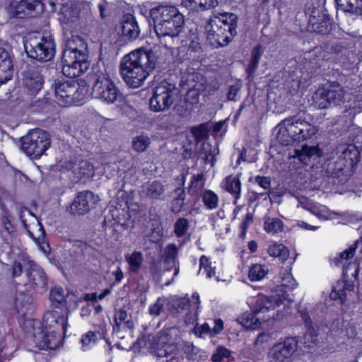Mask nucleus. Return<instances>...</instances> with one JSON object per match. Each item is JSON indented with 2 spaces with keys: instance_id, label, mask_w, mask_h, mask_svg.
<instances>
[{
  "instance_id": "7c9ffc66",
  "label": "nucleus",
  "mask_w": 362,
  "mask_h": 362,
  "mask_svg": "<svg viewBox=\"0 0 362 362\" xmlns=\"http://www.w3.org/2000/svg\"><path fill=\"white\" fill-rule=\"evenodd\" d=\"M115 322L118 329L121 327L122 329H127L131 332L134 328V323L128 320V313L124 308L116 310Z\"/></svg>"
},
{
  "instance_id": "e2e57ef3",
  "label": "nucleus",
  "mask_w": 362,
  "mask_h": 362,
  "mask_svg": "<svg viewBox=\"0 0 362 362\" xmlns=\"http://www.w3.org/2000/svg\"><path fill=\"white\" fill-rule=\"evenodd\" d=\"M106 331L105 325H100L97 327H95L94 331H92V341H94V337L96 338V339H103L105 336V333Z\"/></svg>"
},
{
  "instance_id": "6ab92c4d",
  "label": "nucleus",
  "mask_w": 362,
  "mask_h": 362,
  "mask_svg": "<svg viewBox=\"0 0 362 362\" xmlns=\"http://www.w3.org/2000/svg\"><path fill=\"white\" fill-rule=\"evenodd\" d=\"M44 83L40 71L37 67L29 68L24 74L23 85L30 95H36Z\"/></svg>"
},
{
  "instance_id": "9d476101",
  "label": "nucleus",
  "mask_w": 362,
  "mask_h": 362,
  "mask_svg": "<svg viewBox=\"0 0 362 362\" xmlns=\"http://www.w3.org/2000/svg\"><path fill=\"white\" fill-rule=\"evenodd\" d=\"M95 69H92V71L94 72V74H92V81H94L92 86V96L107 103H115L118 97L119 90L103 71H95Z\"/></svg>"
},
{
  "instance_id": "20e7f679",
  "label": "nucleus",
  "mask_w": 362,
  "mask_h": 362,
  "mask_svg": "<svg viewBox=\"0 0 362 362\" xmlns=\"http://www.w3.org/2000/svg\"><path fill=\"white\" fill-rule=\"evenodd\" d=\"M90 73L78 81L74 80H56L55 96L57 102L64 106L80 105L83 103L88 92Z\"/></svg>"
},
{
  "instance_id": "37998d69",
  "label": "nucleus",
  "mask_w": 362,
  "mask_h": 362,
  "mask_svg": "<svg viewBox=\"0 0 362 362\" xmlns=\"http://www.w3.org/2000/svg\"><path fill=\"white\" fill-rule=\"evenodd\" d=\"M217 153L216 148H213L209 143H204L201 149V154L204 155L205 163H210L211 166L214 165L216 162V154Z\"/></svg>"
},
{
  "instance_id": "6e6552de",
  "label": "nucleus",
  "mask_w": 362,
  "mask_h": 362,
  "mask_svg": "<svg viewBox=\"0 0 362 362\" xmlns=\"http://www.w3.org/2000/svg\"><path fill=\"white\" fill-rule=\"evenodd\" d=\"M175 21L170 23L162 22L160 24L153 23L154 31L159 43L173 52L179 42H183L182 33L184 30L185 21Z\"/></svg>"
},
{
  "instance_id": "774afa93",
  "label": "nucleus",
  "mask_w": 362,
  "mask_h": 362,
  "mask_svg": "<svg viewBox=\"0 0 362 362\" xmlns=\"http://www.w3.org/2000/svg\"><path fill=\"white\" fill-rule=\"evenodd\" d=\"M6 62H12L11 54L5 48L0 47V64H6Z\"/></svg>"
},
{
  "instance_id": "09e8293b",
  "label": "nucleus",
  "mask_w": 362,
  "mask_h": 362,
  "mask_svg": "<svg viewBox=\"0 0 362 362\" xmlns=\"http://www.w3.org/2000/svg\"><path fill=\"white\" fill-rule=\"evenodd\" d=\"M13 75V62L0 64V84L10 80Z\"/></svg>"
},
{
  "instance_id": "f03ea898",
  "label": "nucleus",
  "mask_w": 362,
  "mask_h": 362,
  "mask_svg": "<svg viewBox=\"0 0 362 362\" xmlns=\"http://www.w3.org/2000/svg\"><path fill=\"white\" fill-rule=\"evenodd\" d=\"M88 44L80 36L75 35L67 39L63 52L62 72L66 77H80L89 70Z\"/></svg>"
},
{
  "instance_id": "bf43d9fd",
  "label": "nucleus",
  "mask_w": 362,
  "mask_h": 362,
  "mask_svg": "<svg viewBox=\"0 0 362 362\" xmlns=\"http://www.w3.org/2000/svg\"><path fill=\"white\" fill-rule=\"evenodd\" d=\"M194 332L195 335L199 337H203L204 334L213 336L211 334V328L209 327L208 323H204L201 325L197 324L194 327Z\"/></svg>"
},
{
  "instance_id": "473e14b6",
  "label": "nucleus",
  "mask_w": 362,
  "mask_h": 362,
  "mask_svg": "<svg viewBox=\"0 0 362 362\" xmlns=\"http://www.w3.org/2000/svg\"><path fill=\"white\" fill-rule=\"evenodd\" d=\"M185 192L182 187H177L174 190L173 199L171 202V210L173 213L177 214L182 210L185 206Z\"/></svg>"
},
{
  "instance_id": "72a5a7b5",
  "label": "nucleus",
  "mask_w": 362,
  "mask_h": 362,
  "mask_svg": "<svg viewBox=\"0 0 362 362\" xmlns=\"http://www.w3.org/2000/svg\"><path fill=\"white\" fill-rule=\"evenodd\" d=\"M360 247L362 250V237L356 240L347 250H344L339 257L334 259L335 264L339 266L344 260H348L352 258L356 252L357 248Z\"/></svg>"
},
{
  "instance_id": "c756f323",
  "label": "nucleus",
  "mask_w": 362,
  "mask_h": 362,
  "mask_svg": "<svg viewBox=\"0 0 362 362\" xmlns=\"http://www.w3.org/2000/svg\"><path fill=\"white\" fill-rule=\"evenodd\" d=\"M326 57L327 54L321 47H316L304 54V59L309 61L313 67H320Z\"/></svg>"
},
{
  "instance_id": "f257e3e1",
  "label": "nucleus",
  "mask_w": 362,
  "mask_h": 362,
  "mask_svg": "<svg viewBox=\"0 0 362 362\" xmlns=\"http://www.w3.org/2000/svg\"><path fill=\"white\" fill-rule=\"evenodd\" d=\"M165 62V58L158 51L139 49L123 57L119 69L125 83L136 88L141 86L150 74Z\"/></svg>"
},
{
  "instance_id": "de8ad7c7",
  "label": "nucleus",
  "mask_w": 362,
  "mask_h": 362,
  "mask_svg": "<svg viewBox=\"0 0 362 362\" xmlns=\"http://www.w3.org/2000/svg\"><path fill=\"white\" fill-rule=\"evenodd\" d=\"M50 300L55 303V305H63L65 302L64 291L61 287H54L51 289L49 294Z\"/></svg>"
},
{
  "instance_id": "864d4df0",
  "label": "nucleus",
  "mask_w": 362,
  "mask_h": 362,
  "mask_svg": "<svg viewBox=\"0 0 362 362\" xmlns=\"http://www.w3.org/2000/svg\"><path fill=\"white\" fill-rule=\"evenodd\" d=\"M165 300L158 298L157 300L149 307V313L153 316H159L163 311Z\"/></svg>"
},
{
  "instance_id": "393cba45",
  "label": "nucleus",
  "mask_w": 362,
  "mask_h": 362,
  "mask_svg": "<svg viewBox=\"0 0 362 362\" xmlns=\"http://www.w3.org/2000/svg\"><path fill=\"white\" fill-rule=\"evenodd\" d=\"M210 221L214 230L218 235H223L229 230L228 220L226 218L224 210L219 209L216 213L211 214Z\"/></svg>"
},
{
  "instance_id": "052dcab7",
  "label": "nucleus",
  "mask_w": 362,
  "mask_h": 362,
  "mask_svg": "<svg viewBox=\"0 0 362 362\" xmlns=\"http://www.w3.org/2000/svg\"><path fill=\"white\" fill-rule=\"evenodd\" d=\"M281 285L285 288L293 289L296 286V281L291 274L286 272L281 276Z\"/></svg>"
},
{
  "instance_id": "39448f33",
  "label": "nucleus",
  "mask_w": 362,
  "mask_h": 362,
  "mask_svg": "<svg viewBox=\"0 0 362 362\" xmlns=\"http://www.w3.org/2000/svg\"><path fill=\"white\" fill-rule=\"evenodd\" d=\"M278 139L283 145H288L291 140L302 141L311 139L317 129L307 122L301 115H295L282 120L278 125Z\"/></svg>"
},
{
  "instance_id": "e433bc0d",
  "label": "nucleus",
  "mask_w": 362,
  "mask_h": 362,
  "mask_svg": "<svg viewBox=\"0 0 362 362\" xmlns=\"http://www.w3.org/2000/svg\"><path fill=\"white\" fill-rule=\"evenodd\" d=\"M125 259L129 265L130 272L136 274L144 261L143 254L141 252L134 251L131 255H125Z\"/></svg>"
},
{
  "instance_id": "2eb2a0df",
  "label": "nucleus",
  "mask_w": 362,
  "mask_h": 362,
  "mask_svg": "<svg viewBox=\"0 0 362 362\" xmlns=\"http://www.w3.org/2000/svg\"><path fill=\"white\" fill-rule=\"evenodd\" d=\"M42 11L40 0H11L7 7L8 13L13 17L23 18L33 16V13Z\"/></svg>"
},
{
  "instance_id": "f8f14e48",
  "label": "nucleus",
  "mask_w": 362,
  "mask_h": 362,
  "mask_svg": "<svg viewBox=\"0 0 362 362\" xmlns=\"http://www.w3.org/2000/svg\"><path fill=\"white\" fill-rule=\"evenodd\" d=\"M179 335V330L175 327L165 328L161 330L156 338V355L158 357L168 358L169 355L179 352V348L176 344Z\"/></svg>"
},
{
  "instance_id": "4c0bfd02",
  "label": "nucleus",
  "mask_w": 362,
  "mask_h": 362,
  "mask_svg": "<svg viewBox=\"0 0 362 362\" xmlns=\"http://www.w3.org/2000/svg\"><path fill=\"white\" fill-rule=\"evenodd\" d=\"M268 272L269 269L267 265L255 264L250 267L248 272V277L252 281H260L267 276Z\"/></svg>"
},
{
  "instance_id": "69168bd1",
  "label": "nucleus",
  "mask_w": 362,
  "mask_h": 362,
  "mask_svg": "<svg viewBox=\"0 0 362 362\" xmlns=\"http://www.w3.org/2000/svg\"><path fill=\"white\" fill-rule=\"evenodd\" d=\"M81 349L83 351H88L90 349V332L83 334L81 339Z\"/></svg>"
},
{
  "instance_id": "9b49d317",
  "label": "nucleus",
  "mask_w": 362,
  "mask_h": 362,
  "mask_svg": "<svg viewBox=\"0 0 362 362\" xmlns=\"http://www.w3.org/2000/svg\"><path fill=\"white\" fill-rule=\"evenodd\" d=\"M177 95L175 85L166 81L161 82L154 89L150 99L149 105L153 112H163L168 110Z\"/></svg>"
},
{
  "instance_id": "423d86ee",
  "label": "nucleus",
  "mask_w": 362,
  "mask_h": 362,
  "mask_svg": "<svg viewBox=\"0 0 362 362\" xmlns=\"http://www.w3.org/2000/svg\"><path fill=\"white\" fill-rule=\"evenodd\" d=\"M24 48L28 57L42 62L52 60L56 53L54 40L49 33L28 35Z\"/></svg>"
},
{
  "instance_id": "f3484780",
  "label": "nucleus",
  "mask_w": 362,
  "mask_h": 362,
  "mask_svg": "<svg viewBox=\"0 0 362 362\" xmlns=\"http://www.w3.org/2000/svg\"><path fill=\"white\" fill-rule=\"evenodd\" d=\"M150 16L153 23H170L175 21H185L184 16L178 11V9L173 6H159L154 7L150 11Z\"/></svg>"
},
{
  "instance_id": "4d7b16f0",
  "label": "nucleus",
  "mask_w": 362,
  "mask_h": 362,
  "mask_svg": "<svg viewBox=\"0 0 362 362\" xmlns=\"http://www.w3.org/2000/svg\"><path fill=\"white\" fill-rule=\"evenodd\" d=\"M207 132L208 130L205 124H202L192 129V133L197 141L204 139L207 136Z\"/></svg>"
},
{
  "instance_id": "cd10ccee",
  "label": "nucleus",
  "mask_w": 362,
  "mask_h": 362,
  "mask_svg": "<svg viewBox=\"0 0 362 362\" xmlns=\"http://www.w3.org/2000/svg\"><path fill=\"white\" fill-rule=\"evenodd\" d=\"M337 8L344 12L362 15V0H336Z\"/></svg>"
},
{
  "instance_id": "b1692460",
  "label": "nucleus",
  "mask_w": 362,
  "mask_h": 362,
  "mask_svg": "<svg viewBox=\"0 0 362 362\" xmlns=\"http://www.w3.org/2000/svg\"><path fill=\"white\" fill-rule=\"evenodd\" d=\"M324 91L319 93L320 95L324 94V97H327L330 105H338L344 96V92L342 87L336 82L331 83L327 87L322 88Z\"/></svg>"
},
{
  "instance_id": "4468645a",
  "label": "nucleus",
  "mask_w": 362,
  "mask_h": 362,
  "mask_svg": "<svg viewBox=\"0 0 362 362\" xmlns=\"http://www.w3.org/2000/svg\"><path fill=\"white\" fill-rule=\"evenodd\" d=\"M27 282L25 286L39 294L45 293L48 288L47 276L43 269L35 262L28 263Z\"/></svg>"
},
{
  "instance_id": "4be33fe9",
  "label": "nucleus",
  "mask_w": 362,
  "mask_h": 362,
  "mask_svg": "<svg viewBox=\"0 0 362 362\" xmlns=\"http://www.w3.org/2000/svg\"><path fill=\"white\" fill-rule=\"evenodd\" d=\"M88 191L79 192L69 206V211L74 215H83L89 211Z\"/></svg>"
},
{
  "instance_id": "c03bdc74",
  "label": "nucleus",
  "mask_w": 362,
  "mask_h": 362,
  "mask_svg": "<svg viewBox=\"0 0 362 362\" xmlns=\"http://www.w3.org/2000/svg\"><path fill=\"white\" fill-rule=\"evenodd\" d=\"M204 185V180L203 173L194 175L192 177L188 192L192 195H195L202 189Z\"/></svg>"
},
{
  "instance_id": "c85d7f7f",
  "label": "nucleus",
  "mask_w": 362,
  "mask_h": 362,
  "mask_svg": "<svg viewBox=\"0 0 362 362\" xmlns=\"http://www.w3.org/2000/svg\"><path fill=\"white\" fill-rule=\"evenodd\" d=\"M223 188L234 196L235 200L240 197L241 182L238 176L230 175L222 182Z\"/></svg>"
},
{
  "instance_id": "49530a36",
  "label": "nucleus",
  "mask_w": 362,
  "mask_h": 362,
  "mask_svg": "<svg viewBox=\"0 0 362 362\" xmlns=\"http://www.w3.org/2000/svg\"><path fill=\"white\" fill-rule=\"evenodd\" d=\"M184 42H181L182 46L186 45L188 47V50L192 52H199L202 49L201 43L199 42V38L198 35L195 33H193L189 38L185 40H183Z\"/></svg>"
},
{
  "instance_id": "f704fd0d",
  "label": "nucleus",
  "mask_w": 362,
  "mask_h": 362,
  "mask_svg": "<svg viewBox=\"0 0 362 362\" xmlns=\"http://www.w3.org/2000/svg\"><path fill=\"white\" fill-rule=\"evenodd\" d=\"M88 245L82 240H76L74 242L71 247V255L74 256L76 262L85 260V254L88 252Z\"/></svg>"
},
{
  "instance_id": "6e6d98bb",
  "label": "nucleus",
  "mask_w": 362,
  "mask_h": 362,
  "mask_svg": "<svg viewBox=\"0 0 362 362\" xmlns=\"http://www.w3.org/2000/svg\"><path fill=\"white\" fill-rule=\"evenodd\" d=\"M309 23L312 24L313 27V29L315 32H317L319 33H326L329 30L327 23L325 21H322L320 23L316 22L315 17L314 16H311L310 17Z\"/></svg>"
},
{
  "instance_id": "c9c22d12",
  "label": "nucleus",
  "mask_w": 362,
  "mask_h": 362,
  "mask_svg": "<svg viewBox=\"0 0 362 362\" xmlns=\"http://www.w3.org/2000/svg\"><path fill=\"white\" fill-rule=\"evenodd\" d=\"M201 197L204 205L207 209L213 210L218 206L219 197L212 190L204 189Z\"/></svg>"
},
{
  "instance_id": "2f4dec72",
  "label": "nucleus",
  "mask_w": 362,
  "mask_h": 362,
  "mask_svg": "<svg viewBox=\"0 0 362 362\" xmlns=\"http://www.w3.org/2000/svg\"><path fill=\"white\" fill-rule=\"evenodd\" d=\"M313 156H320V149L317 146L304 145L301 149H296L293 158H298L302 163H307L308 160Z\"/></svg>"
},
{
  "instance_id": "a878e982",
  "label": "nucleus",
  "mask_w": 362,
  "mask_h": 362,
  "mask_svg": "<svg viewBox=\"0 0 362 362\" xmlns=\"http://www.w3.org/2000/svg\"><path fill=\"white\" fill-rule=\"evenodd\" d=\"M182 351L188 361H201L208 358L206 351L194 346L192 342H184L182 345Z\"/></svg>"
},
{
  "instance_id": "338daca9",
  "label": "nucleus",
  "mask_w": 362,
  "mask_h": 362,
  "mask_svg": "<svg viewBox=\"0 0 362 362\" xmlns=\"http://www.w3.org/2000/svg\"><path fill=\"white\" fill-rule=\"evenodd\" d=\"M342 47L337 42H332L325 45V52L326 53H339L341 52Z\"/></svg>"
},
{
  "instance_id": "13d9d810",
  "label": "nucleus",
  "mask_w": 362,
  "mask_h": 362,
  "mask_svg": "<svg viewBox=\"0 0 362 362\" xmlns=\"http://www.w3.org/2000/svg\"><path fill=\"white\" fill-rule=\"evenodd\" d=\"M241 89V84L235 83L233 85L230 86L227 93V98L228 100L236 101L239 99V92Z\"/></svg>"
},
{
  "instance_id": "0e129e2a",
  "label": "nucleus",
  "mask_w": 362,
  "mask_h": 362,
  "mask_svg": "<svg viewBox=\"0 0 362 362\" xmlns=\"http://www.w3.org/2000/svg\"><path fill=\"white\" fill-rule=\"evenodd\" d=\"M255 182L264 189H268L271 185V180L269 177L256 176L255 177Z\"/></svg>"
},
{
  "instance_id": "bb28decb",
  "label": "nucleus",
  "mask_w": 362,
  "mask_h": 362,
  "mask_svg": "<svg viewBox=\"0 0 362 362\" xmlns=\"http://www.w3.org/2000/svg\"><path fill=\"white\" fill-rule=\"evenodd\" d=\"M182 4L191 11H205L216 7L217 0H182Z\"/></svg>"
},
{
  "instance_id": "ddd939ff",
  "label": "nucleus",
  "mask_w": 362,
  "mask_h": 362,
  "mask_svg": "<svg viewBox=\"0 0 362 362\" xmlns=\"http://www.w3.org/2000/svg\"><path fill=\"white\" fill-rule=\"evenodd\" d=\"M298 348L296 337H286L274 344L269 351V357L273 362H292Z\"/></svg>"
},
{
  "instance_id": "0eeeda50",
  "label": "nucleus",
  "mask_w": 362,
  "mask_h": 362,
  "mask_svg": "<svg viewBox=\"0 0 362 362\" xmlns=\"http://www.w3.org/2000/svg\"><path fill=\"white\" fill-rule=\"evenodd\" d=\"M281 303L276 296H258L255 300L252 313H245L238 320L246 328L256 329L260 327L262 322L268 320V318H260L257 315L274 310Z\"/></svg>"
},
{
  "instance_id": "1a4fd4ad",
  "label": "nucleus",
  "mask_w": 362,
  "mask_h": 362,
  "mask_svg": "<svg viewBox=\"0 0 362 362\" xmlns=\"http://www.w3.org/2000/svg\"><path fill=\"white\" fill-rule=\"evenodd\" d=\"M21 143V149L27 156L37 158L50 146V138L45 131L35 129L23 136Z\"/></svg>"
},
{
  "instance_id": "ea45409f",
  "label": "nucleus",
  "mask_w": 362,
  "mask_h": 362,
  "mask_svg": "<svg viewBox=\"0 0 362 362\" xmlns=\"http://www.w3.org/2000/svg\"><path fill=\"white\" fill-rule=\"evenodd\" d=\"M268 253L270 256L279 257L283 262L287 259L289 255L288 250L284 245L276 243L269 246Z\"/></svg>"
},
{
  "instance_id": "603ef678",
  "label": "nucleus",
  "mask_w": 362,
  "mask_h": 362,
  "mask_svg": "<svg viewBox=\"0 0 362 362\" xmlns=\"http://www.w3.org/2000/svg\"><path fill=\"white\" fill-rule=\"evenodd\" d=\"M324 91V89L322 88H319L318 90H316V92L315 93V95L313 96V100L315 103V105L319 107V108H321V109H323V108H327L329 106H330V104L328 101V100L327 99V97H324V95H320L319 93H321Z\"/></svg>"
},
{
  "instance_id": "dca6fc26",
  "label": "nucleus",
  "mask_w": 362,
  "mask_h": 362,
  "mask_svg": "<svg viewBox=\"0 0 362 362\" xmlns=\"http://www.w3.org/2000/svg\"><path fill=\"white\" fill-rule=\"evenodd\" d=\"M43 325L46 330L56 333L63 332L65 336L67 332V315L58 310H49L44 314Z\"/></svg>"
},
{
  "instance_id": "58836bf2",
  "label": "nucleus",
  "mask_w": 362,
  "mask_h": 362,
  "mask_svg": "<svg viewBox=\"0 0 362 362\" xmlns=\"http://www.w3.org/2000/svg\"><path fill=\"white\" fill-rule=\"evenodd\" d=\"M264 228L267 233L275 234L283 230L284 223L279 218L266 216L264 221Z\"/></svg>"
},
{
  "instance_id": "5701e85b",
  "label": "nucleus",
  "mask_w": 362,
  "mask_h": 362,
  "mask_svg": "<svg viewBox=\"0 0 362 362\" xmlns=\"http://www.w3.org/2000/svg\"><path fill=\"white\" fill-rule=\"evenodd\" d=\"M165 186L160 181H153L143 186L142 194L150 200L162 199L164 197Z\"/></svg>"
},
{
  "instance_id": "79ce46f5",
  "label": "nucleus",
  "mask_w": 362,
  "mask_h": 362,
  "mask_svg": "<svg viewBox=\"0 0 362 362\" xmlns=\"http://www.w3.org/2000/svg\"><path fill=\"white\" fill-rule=\"evenodd\" d=\"M151 144V139L148 135L142 134L133 139L132 148L139 153L145 151Z\"/></svg>"
},
{
  "instance_id": "412c9836",
  "label": "nucleus",
  "mask_w": 362,
  "mask_h": 362,
  "mask_svg": "<svg viewBox=\"0 0 362 362\" xmlns=\"http://www.w3.org/2000/svg\"><path fill=\"white\" fill-rule=\"evenodd\" d=\"M178 249L175 244H169L164 250L163 263L165 272L173 270V276L171 281L178 274L179 262L177 260Z\"/></svg>"
},
{
  "instance_id": "8fccbe9b",
  "label": "nucleus",
  "mask_w": 362,
  "mask_h": 362,
  "mask_svg": "<svg viewBox=\"0 0 362 362\" xmlns=\"http://www.w3.org/2000/svg\"><path fill=\"white\" fill-rule=\"evenodd\" d=\"M189 228V221L185 218H178L174 226V232L177 237L184 236Z\"/></svg>"
},
{
  "instance_id": "a211bd4d",
  "label": "nucleus",
  "mask_w": 362,
  "mask_h": 362,
  "mask_svg": "<svg viewBox=\"0 0 362 362\" xmlns=\"http://www.w3.org/2000/svg\"><path fill=\"white\" fill-rule=\"evenodd\" d=\"M34 342L40 349H56L61 343V333L51 330H41L33 335Z\"/></svg>"
},
{
  "instance_id": "a18cd8bd",
  "label": "nucleus",
  "mask_w": 362,
  "mask_h": 362,
  "mask_svg": "<svg viewBox=\"0 0 362 362\" xmlns=\"http://www.w3.org/2000/svg\"><path fill=\"white\" fill-rule=\"evenodd\" d=\"M199 274H205L209 279L215 276V268L211 267L209 259L204 255H202L199 259Z\"/></svg>"
},
{
  "instance_id": "5fc2aeb1",
  "label": "nucleus",
  "mask_w": 362,
  "mask_h": 362,
  "mask_svg": "<svg viewBox=\"0 0 362 362\" xmlns=\"http://www.w3.org/2000/svg\"><path fill=\"white\" fill-rule=\"evenodd\" d=\"M198 78L197 75L194 72H189L188 74H183L181 77V83L185 86L188 89L194 88L195 85L193 83L195 78Z\"/></svg>"
},
{
  "instance_id": "7ed1b4c3",
  "label": "nucleus",
  "mask_w": 362,
  "mask_h": 362,
  "mask_svg": "<svg viewBox=\"0 0 362 362\" xmlns=\"http://www.w3.org/2000/svg\"><path fill=\"white\" fill-rule=\"evenodd\" d=\"M238 18L233 13H218L204 25L207 42L214 48L226 46L237 35Z\"/></svg>"
},
{
  "instance_id": "3c124183",
  "label": "nucleus",
  "mask_w": 362,
  "mask_h": 362,
  "mask_svg": "<svg viewBox=\"0 0 362 362\" xmlns=\"http://www.w3.org/2000/svg\"><path fill=\"white\" fill-rule=\"evenodd\" d=\"M230 351L224 346H219L216 348V352L211 356L213 362H221L223 358H229Z\"/></svg>"
},
{
  "instance_id": "680f3d73",
  "label": "nucleus",
  "mask_w": 362,
  "mask_h": 362,
  "mask_svg": "<svg viewBox=\"0 0 362 362\" xmlns=\"http://www.w3.org/2000/svg\"><path fill=\"white\" fill-rule=\"evenodd\" d=\"M37 226L39 227V232H40V234L37 238H35L29 230L27 229V231H28V235L35 241V243L40 245L41 243H45V232L43 226L38 221H37Z\"/></svg>"
},
{
  "instance_id": "a19ab883",
  "label": "nucleus",
  "mask_w": 362,
  "mask_h": 362,
  "mask_svg": "<svg viewBox=\"0 0 362 362\" xmlns=\"http://www.w3.org/2000/svg\"><path fill=\"white\" fill-rule=\"evenodd\" d=\"M30 262H34L28 257H23L18 261H15L13 263L11 267V276L13 278L18 277L22 274L23 269L25 270V276H27L28 263Z\"/></svg>"
},
{
  "instance_id": "aec40b11",
  "label": "nucleus",
  "mask_w": 362,
  "mask_h": 362,
  "mask_svg": "<svg viewBox=\"0 0 362 362\" xmlns=\"http://www.w3.org/2000/svg\"><path fill=\"white\" fill-rule=\"evenodd\" d=\"M119 32L127 40L133 41L138 38L140 34V28L133 15L127 13L122 16Z\"/></svg>"
}]
</instances>
